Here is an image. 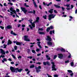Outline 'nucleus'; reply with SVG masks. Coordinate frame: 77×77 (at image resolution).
<instances>
[{
    "instance_id": "obj_1",
    "label": "nucleus",
    "mask_w": 77,
    "mask_h": 77,
    "mask_svg": "<svg viewBox=\"0 0 77 77\" xmlns=\"http://www.w3.org/2000/svg\"><path fill=\"white\" fill-rule=\"evenodd\" d=\"M10 69L11 71L12 72H16V73L17 72V71L19 72H21L22 71H23V69H19L18 68H15L12 66H11L10 67Z\"/></svg>"
},
{
    "instance_id": "obj_2",
    "label": "nucleus",
    "mask_w": 77,
    "mask_h": 77,
    "mask_svg": "<svg viewBox=\"0 0 77 77\" xmlns=\"http://www.w3.org/2000/svg\"><path fill=\"white\" fill-rule=\"evenodd\" d=\"M23 39H24L26 41H30V39L28 38V36L25 35L23 37H22Z\"/></svg>"
},
{
    "instance_id": "obj_3",
    "label": "nucleus",
    "mask_w": 77,
    "mask_h": 77,
    "mask_svg": "<svg viewBox=\"0 0 77 77\" xmlns=\"http://www.w3.org/2000/svg\"><path fill=\"white\" fill-rule=\"evenodd\" d=\"M56 15H54L53 14H51L49 15L48 16V20L49 21H51L52 18H54L55 17Z\"/></svg>"
},
{
    "instance_id": "obj_4",
    "label": "nucleus",
    "mask_w": 77,
    "mask_h": 77,
    "mask_svg": "<svg viewBox=\"0 0 77 77\" xmlns=\"http://www.w3.org/2000/svg\"><path fill=\"white\" fill-rule=\"evenodd\" d=\"M10 11H11V12H10L11 13V15H12L14 14H14H16V11H15V10H14V9H13V8H11L10 9Z\"/></svg>"
},
{
    "instance_id": "obj_5",
    "label": "nucleus",
    "mask_w": 77,
    "mask_h": 77,
    "mask_svg": "<svg viewBox=\"0 0 77 77\" xmlns=\"http://www.w3.org/2000/svg\"><path fill=\"white\" fill-rule=\"evenodd\" d=\"M48 45H50V46H51L52 47H54L55 45H54V43L53 42H47Z\"/></svg>"
},
{
    "instance_id": "obj_6",
    "label": "nucleus",
    "mask_w": 77,
    "mask_h": 77,
    "mask_svg": "<svg viewBox=\"0 0 77 77\" xmlns=\"http://www.w3.org/2000/svg\"><path fill=\"white\" fill-rule=\"evenodd\" d=\"M51 63L52 64V71H56V69L55 68V67H56V65H54V63L53 62H52Z\"/></svg>"
},
{
    "instance_id": "obj_7",
    "label": "nucleus",
    "mask_w": 77,
    "mask_h": 77,
    "mask_svg": "<svg viewBox=\"0 0 77 77\" xmlns=\"http://www.w3.org/2000/svg\"><path fill=\"white\" fill-rule=\"evenodd\" d=\"M54 5V7L56 8H58V9H59V8H62V10L63 11H64V9H65V8H63V7H60V6L58 5Z\"/></svg>"
},
{
    "instance_id": "obj_8",
    "label": "nucleus",
    "mask_w": 77,
    "mask_h": 77,
    "mask_svg": "<svg viewBox=\"0 0 77 77\" xmlns=\"http://www.w3.org/2000/svg\"><path fill=\"white\" fill-rule=\"evenodd\" d=\"M28 21H29L30 23H31V24L33 27H35V24L34 22V23H32V21H33V20H29Z\"/></svg>"
},
{
    "instance_id": "obj_9",
    "label": "nucleus",
    "mask_w": 77,
    "mask_h": 77,
    "mask_svg": "<svg viewBox=\"0 0 77 77\" xmlns=\"http://www.w3.org/2000/svg\"><path fill=\"white\" fill-rule=\"evenodd\" d=\"M20 9H21V10H22V11H23V12H24V14H26V12H27V10L26 9V8H24L21 7Z\"/></svg>"
},
{
    "instance_id": "obj_10",
    "label": "nucleus",
    "mask_w": 77,
    "mask_h": 77,
    "mask_svg": "<svg viewBox=\"0 0 77 77\" xmlns=\"http://www.w3.org/2000/svg\"><path fill=\"white\" fill-rule=\"evenodd\" d=\"M0 53L2 54H6V52L4 51L2 49H0Z\"/></svg>"
},
{
    "instance_id": "obj_11",
    "label": "nucleus",
    "mask_w": 77,
    "mask_h": 77,
    "mask_svg": "<svg viewBox=\"0 0 77 77\" xmlns=\"http://www.w3.org/2000/svg\"><path fill=\"white\" fill-rule=\"evenodd\" d=\"M6 28L7 29H12V26L11 25H9L7 26Z\"/></svg>"
},
{
    "instance_id": "obj_12",
    "label": "nucleus",
    "mask_w": 77,
    "mask_h": 77,
    "mask_svg": "<svg viewBox=\"0 0 77 77\" xmlns=\"http://www.w3.org/2000/svg\"><path fill=\"white\" fill-rule=\"evenodd\" d=\"M46 40H47V41H48L50 42V41H51V38L49 36H47Z\"/></svg>"
},
{
    "instance_id": "obj_13",
    "label": "nucleus",
    "mask_w": 77,
    "mask_h": 77,
    "mask_svg": "<svg viewBox=\"0 0 77 77\" xmlns=\"http://www.w3.org/2000/svg\"><path fill=\"white\" fill-rule=\"evenodd\" d=\"M58 58L60 59H62V57H63V54H58Z\"/></svg>"
},
{
    "instance_id": "obj_14",
    "label": "nucleus",
    "mask_w": 77,
    "mask_h": 77,
    "mask_svg": "<svg viewBox=\"0 0 77 77\" xmlns=\"http://www.w3.org/2000/svg\"><path fill=\"white\" fill-rule=\"evenodd\" d=\"M53 26H51L50 27L48 28L47 29H46L47 32H49V30H50V29H53Z\"/></svg>"
},
{
    "instance_id": "obj_15",
    "label": "nucleus",
    "mask_w": 77,
    "mask_h": 77,
    "mask_svg": "<svg viewBox=\"0 0 77 77\" xmlns=\"http://www.w3.org/2000/svg\"><path fill=\"white\" fill-rule=\"evenodd\" d=\"M39 17H37L36 18L35 21L34 22V23H39Z\"/></svg>"
},
{
    "instance_id": "obj_16",
    "label": "nucleus",
    "mask_w": 77,
    "mask_h": 77,
    "mask_svg": "<svg viewBox=\"0 0 77 77\" xmlns=\"http://www.w3.org/2000/svg\"><path fill=\"white\" fill-rule=\"evenodd\" d=\"M35 69L37 73H38L39 72H40V71H41V70H40L38 68V67H36Z\"/></svg>"
},
{
    "instance_id": "obj_17",
    "label": "nucleus",
    "mask_w": 77,
    "mask_h": 77,
    "mask_svg": "<svg viewBox=\"0 0 77 77\" xmlns=\"http://www.w3.org/2000/svg\"><path fill=\"white\" fill-rule=\"evenodd\" d=\"M69 5H70L69 4H67L65 5V6H66L67 8H66V9H67V10H70V9H71V8H68V7H69Z\"/></svg>"
},
{
    "instance_id": "obj_18",
    "label": "nucleus",
    "mask_w": 77,
    "mask_h": 77,
    "mask_svg": "<svg viewBox=\"0 0 77 77\" xmlns=\"http://www.w3.org/2000/svg\"><path fill=\"white\" fill-rule=\"evenodd\" d=\"M11 33L12 35H14V36H17V34L16 33L13 32V31H11Z\"/></svg>"
},
{
    "instance_id": "obj_19",
    "label": "nucleus",
    "mask_w": 77,
    "mask_h": 77,
    "mask_svg": "<svg viewBox=\"0 0 77 77\" xmlns=\"http://www.w3.org/2000/svg\"><path fill=\"white\" fill-rule=\"evenodd\" d=\"M21 44H22V42H16V44L17 45H21Z\"/></svg>"
},
{
    "instance_id": "obj_20",
    "label": "nucleus",
    "mask_w": 77,
    "mask_h": 77,
    "mask_svg": "<svg viewBox=\"0 0 77 77\" xmlns=\"http://www.w3.org/2000/svg\"><path fill=\"white\" fill-rule=\"evenodd\" d=\"M12 44V42H11V41L10 40H8V45H10V44Z\"/></svg>"
},
{
    "instance_id": "obj_21",
    "label": "nucleus",
    "mask_w": 77,
    "mask_h": 77,
    "mask_svg": "<svg viewBox=\"0 0 77 77\" xmlns=\"http://www.w3.org/2000/svg\"><path fill=\"white\" fill-rule=\"evenodd\" d=\"M39 34H40V35H45V32H39Z\"/></svg>"
},
{
    "instance_id": "obj_22",
    "label": "nucleus",
    "mask_w": 77,
    "mask_h": 77,
    "mask_svg": "<svg viewBox=\"0 0 77 77\" xmlns=\"http://www.w3.org/2000/svg\"><path fill=\"white\" fill-rule=\"evenodd\" d=\"M53 9H51L49 11V12L50 14H52L53 13Z\"/></svg>"
},
{
    "instance_id": "obj_23",
    "label": "nucleus",
    "mask_w": 77,
    "mask_h": 77,
    "mask_svg": "<svg viewBox=\"0 0 77 77\" xmlns=\"http://www.w3.org/2000/svg\"><path fill=\"white\" fill-rule=\"evenodd\" d=\"M33 3L35 8H37V7H38V6H37V5H36V2H34V3Z\"/></svg>"
},
{
    "instance_id": "obj_24",
    "label": "nucleus",
    "mask_w": 77,
    "mask_h": 77,
    "mask_svg": "<svg viewBox=\"0 0 77 77\" xmlns=\"http://www.w3.org/2000/svg\"><path fill=\"white\" fill-rule=\"evenodd\" d=\"M34 67H35V65H34V64H33L30 66V68H34Z\"/></svg>"
},
{
    "instance_id": "obj_25",
    "label": "nucleus",
    "mask_w": 77,
    "mask_h": 77,
    "mask_svg": "<svg viewBox=\"0 0 77 77\" xmlns=\"http://www.w3.org/2000/svg\"><path fill=\"white\" fill-rule=\"evenodd\" d=\"M44 29H43V28H39L38 30V31H39V30H40L41 31H42Z\"/></svg>"
},
{
    "instance_id": "obj_26",
    "label": "nucleus",
    "mask_w": 77,
    "mask_h": 77,
    "mask_svg": "<svg viewBox=\"0 0 77 77\" xmlns=\"http://www.w3.org/2000/svg\"><path fill=\"white\" fill-rule=\"evenodd\" d=\"M11 56L13 57L15 59H16L17 58H16L14 54H12Z\"/></svg>"
},
{
    "instance_id": "obj_27",
    "label": "nucleus",
    "mask_w": 77,
    "mask_h": 77,
    "mask_svg": "<svg viewBox=\"0 0 77 77\" xmlns=\"http://www.w3.org/2000/svg\"><path fill=\"white\" fill-rule=\"evenodd\" d=\"M3 46L4 47L3 48H6V46H7V45L4 44Z\"/></svg>"
},
{
    "instance_id": "obj_28",
    "label": "nucleus",
    "mask_w": 77,
    "mask_h": 77,
    "mask_svg": "<svg viewBox=\"0 0 77 77\" xmlns=\"http://www.w3.org/2000/svg\"><path fill=\"white\" fill-rule=\"evenodd\" d=\"M61 51H63V52H65V50L63 48H62L61 49Z\"/></svg>"
},
{
    "instance_id": "obj_29",
    "label": "nucleus",
    "mask_w": 77,
    "mask_h": 77,
    "mask_svg": "<svg viewBox=\"0 0 77 77\" xmlns=\"http://www.w3.org/2000/svg\"><path fill=\"white\" fill-rule=\"evenodd\" d=\"M43 18H44V19L46 20V19H47V15H45V16H44L43 17Z\"/></svg>"
},
{
    "instance_id": "obj_30",
    "label": "nucleus",
    "mask_w": 77,
    "mask_h": 77,
    "mask_svg": "<svg viewBox=\"0 0 77 77\" xmlns=\"http://www.w3.org/2000/svg\"><path fill=\"white\" fill-rule=\"evenodd\" d=\"M46 65H48L50 66V62H47Z\"/></svg>"
},
{
    "instance_id": "obj_31",
    "label": "nucleus",
    "mask_w": 77,
    "mask_h": 77,
    "mask_svg": "<svg viewBox=\"0 0 77 77\" xmlns=\"http://www.w3.org/2000/svg\"><path fill=\"white\" fill-rule=\"evenodd\" d=\"M37 45L40 48H42V47H41V45L39 44H38Z\"/></svg>"
},
{
    "instance_id": "obj_32",
    "label": "nucleus",
    "mask_w": 77,
    "mask_h": 77,
    "mask_svg": "<svg viewBox=\"0 0 77 77\" xmlns=\"http://www.w3.org/2000/svg\"><path fill=\"white\" fill-rule=\"evenodd\" d=\"M71 66H74V63H73V62H71Z\"/></svg>"
},
{
    "instance_id": "obj_33",
    "label": "nucleus",
    "mask_w": 77,
    "mask_h": 77,
    "mask_svg": "<svg viewBox=\"0 0 77 77\" xmlns=\"http://www.w3.org/2000/svg\"><path fill=\"white\" fill-rule=\"evenodd\" d=\"M31 51L33 53H34V54H36V52H35V50H32Z\"/></svg>"
},
{
    "instance_id": "obj_34",
    "label": "nucleus",
    "mask_w": 77,
    "mask_h": 77,
    "mask_svg": "<svg viewBox=\"0 0 77 77\" xmlns=\"http://www.w3.org/2000/svg\"><path fill=\"white\" fill-rule=\"evenodd\" d=\"M51 4H52V3L51 2L50 3H49L47 5V6H49L50 5H51Z\"/></svg>"
},
{
    "instance_id": "obj_35",
    "label": "nucleus",
    "mask_w": 77,
    "mask_h": 77,
    "mask_svg": "<svg viewBox=\"0 0 77 77\" xmlns=\"http://www.w3.org/2000/svg\"><path fill=\"white\" fill-rule=\"evenodd\" d=\"M30 51L31 50L30 49L28 50L27 51L28 53L29 54V53H30Z\"/></svg>"
},
{
    "instance_id": "obj_36",
    "label": "nucleus",
    "mask_w": 77,
    "mask_h": 77,
    "mask_svg": "<svg viewBox=\"0 0 77 77\" xmlns=\"http://www.w3.org/2000/svg\"><path fill=\"white\" fill-rule=\"evenodd\" d=\"M69 56H68V58H71V54L69 53Z\"/></svg>"
},
{
    "instance_id": "obj_37",
    "label": "nucleus",
    "mask_w": 77,
    "mask_h": 77,
    "mask_svg": "<svg viewBox=\"0 0 77 77\" xmlns=\"http://www.w3.org/2000/svg\"><path fill=\"white\" fill-rule=\"evenodd\" d=\"M14 50H17V46H14Z\"/></svg>"
},
{
    "instance_id": "obj_38",
    "label": "nucleus",
    "mask_w": 77,
    "mask_h": 77,
    "mask_svg": "<svg viewBox=\"0 0 77 77\" xmlns=\"http://www.w3.org/2000/svg\"><path fill=\"white\" fill-rule=\"evenodd\" d=\"M67 71L68 72H69V73L72 72V71L71 70H68Z\"/></svg>"
},
{
    "instance_id": "obj_39",
    "label": "nucleus",
    "mask_w": 77,
    "mask_h": 77,
    "mask_svg": "<svg viewBox=\"0 0 77 77\" xmlns=\"http://www.w3.org/2000/svg\"><path fill=\"white\" fill-rule=\"evenodd\" d=\"M40 51L39 49H36V51H37V52H38V51Z\"/></svg>"
},
{
    "instance_id": "obj_40",
    "label": "nucleus",
    "mask_w": 77,
    "mask_h": 77,
    "mask_svg": "<svg viewBox=\"0 0 77 77\" xmlns=\"http://www.w3.org/2000/svg\"><path fill=\"white\" fill-rule=\"evenodd\" d=\"M43 63V65H47V62H44Z\"/></svg>"
},
{
    "instance_id": "obj_41",
    "label": "nucleus",
    "mask_w": 77,
    "mask_h": 77,
    "mask_svg": "<svg viewBox=\"0 0 77 77\" xmlns=\"http://www.w3.org/2000/svg\"><path fill=\"white\" fill-rule=\"evenodd\" d=\"M3 60H4V61H5V62H7V59H6V58H4L3 59Z\"/></svg>"
},
{
    "instance_id": "obj_42",
    "label": "nucleus",
    "mask_w": 77,
    "mask_h": 77,
    "mask_svg": "<svg viewBox=\"0 0 77 77\" xmlns=\"http://www.w3.org/2000/svg\"><path fill=\"white\" fill-rule=\"evenodd\" d=\"M29 26L30 27L31 29H33V27L32 26H31V25H29Z\"/></svg>"
},
{
    "instance_id": "obj_43",
    "label": "nucleus",
    "mask_w": 77,
    "mask_h": 77,
    "mask_svg": "<svg viewBox=\"0 0 77 77\" xmlns=\"http://www.w3.org/2000/svg\"><path fill=\"white\" fill-rule=\"evenodd\" d=\"M0 27L1 29H2V30H3V29H4V26H0Z\"/></svg>"
},
{
    "instance_id": "obj_44",
    "label": "nucleus",
    "mask_w": 77,
    "mask_h": 77,
    "mask_svg": "<svg viewBox=\"0 0 77 77\" xmlns=\"http://www.w3.org/2000/svg\"><path fill=\"white\" fill-rule=\"evenodd\" d=\"M22 57L21 56H19V57H17L18 59H21Z\"/></svg>"
},
{
    "instance_id": "obj_45",
    "label": "nucleus",
    "mask_w": 77,
    "mask_h": 77,
    "mask_svg": "<svg viewBox=\"0 0 77 77\" xmlns=\"http://www.w3.org/2000/svg\"><path fill=\"white\" fill-rule=\"evenodd\" d=\"M56 57H57V56L56 55H55L54 57V59H55Z\"/></svg>"
},
{
    "instance_id": "obj_46",
    "label": "nucleus",
    "mask_w": 77,
    "mask_h": 77,
    "mask_svg": "<svg viewBox=\"0 0 77 77\" xmlns=\"http://www.w3.org/2000/svg\"><path fill=\"white\" fill-rule=\"evenodd\" d=\"M36 64H38V65H41V62H39L38 63H36Z\"/></svg>"
},
{
    "instance_id": "obj_47",
    "label": "nucleus",
    "mask_w": 77,
    "mask_h": 77,
    "mask_svg": "<svg viewBox=\"0 0 77 77\" xmlns=\"http://www.w3.org/2000/svg\"><path fill=\"white\" fill-rule=\"evenodd\" d=\"M1 57H2V58H4L5 56L4 55H1Z\"/></svg>"
},
{
    "instance_id": "obj_48",
    "label": "nucleus",
    "mask_w": 77,
    "mask_h": 77,
    "mask_svg": "<svg viewBox=\"0 0 77 77\" xmlns=\"http://www.w3.org/2000/svg\"><path fill=\"white\" fill-rule=\"evenodd\" d=\"M65 63H69V60H67V61H66L65 62Z\"/></svg>"
},
{
    "instance_id": "obj_49",
    "label": "nucleus",
    "mask_w": 77,
    "mask_h": 77,
    "mask_svg": "<svg viewBox=\"0 0 77 77\" xmlns=\"http://www.w3.org/2000/svg\"><path fill=\"white\" fill-rule=\"evenodd\" d=\"M32 57H28V58H29V59H32Z\"/></svg>"
},
{
    "instance_id": "obj_50",
    "label": "nucleus",
    "mask_w": 77,
    "mask_h": 77,
    "mask_svg": "<svg viewBox=\"0 0 77 77\" xmlns=\"http://www.w3.org/2000/svg\"><path fill=\"white\" fill-rule=\"evenodd\" d=\"M47 75H48V77H52L51 76L48 75V74H47Z\"/></svg>"
},
{
    "instance_id": "obj_51",
    "label": "nucleus",
    "mask_w": 77,
    "mask_h": 77,
    "mask_svg": "<svg viewBox=\"0 0 77 77\" xmlns=\"http://www.w3.org/2000/svg\"><path fill=\"white\" fill-rule=\"evenodd\" d=\"M69 18L72 20V18H73V17L71 16H69Z\"/></svg>"
},
{
    "instance_id": "obj_52",
    "label": "nucleus",
    "mask_w": 77,
    "mask_h": 77,
    "mask_svg": "<svg viewBox=\"0 0 77 77\" xmlns=\"http://www.w3.org/2000/svg\"><path fill=\"white\" fill-rule=\"evenodd\" d=\"M54 77H58V75H54Z\"/></svg>"
},
{
    "instance_id": "obj_53",
    "label": "nucleus",
    "mask_w": 77,
    "mask_h": 77,
    "mask_svg": "<svg viewBox=\"0 0 77 77\" xmlns=\"http://www.w3.org/2000/svg\"><path fill=\"white\" fill-rule=\"evenodd\" d=\"M74 8V6L72 5H71V8L70 9H72Z\"/></svg>"
},
{
    "instance_id": "obj_54",
    "label": "nucleus",
    "mask_w": 77,
    "mask_h": 77,
    "mask_svg": "<svg viewBox=\"0 0 77 77\" xmlns=\"http://www.w3.org/2000/svg\"><path fill=\"white\" fill-rule=\"evenodd\" d=\"M73 75H74V73H72L71 74H70V75L72 77V76H73Z\"/></svg>"
},
{
    "instance_id": "obj_55",
    "label": "nucleus",
    "mask_w": 77,
    "mask_h": 77,
    "mask_svg": "<svg viewBox=\"0 0 77 77\" xmlns=\"http://www.w3.org/2000/svg\"><path fill=\"white\" fill-rule=\"evenodd\" d=\"M14 14H16V17H17L18 18H19V16H18L17 15V14L16 12V13H14Z\"/></svg>"
},
{
    "instance_id": "obj_56",
    "label": "nucleus",
    "mask_w": 77,
    "mask_h": 77,
    "mask_svg": "<svg viewBox=\"0 0 77 77\" xmlns=\"http://www.w3.org/2000/svg\"><path fill=\"white\" fill-rule=\"evenodd\" d=\"M4 6H7V5H6V3H5L4 4Z\"/></svg>"
},
{
    "instance_id": "obj_57",
    "label": "nucleus",
    "mask_w": 77,
    "mask_h": 77,
    "mask_svg": "<svg viewBox=\"0 0 77 77\" xmlns=\"http://www.w3.org/2000/svg\"><path fill=\"white\" fill-rule=\"evenodd\" d=\"M8 4L9 5V4H10L11 5H13V4L11 3H8Z\"/></svg>"
},
{
    "instance_id": "obj_58",
    "label": "nucleus",
    "mask_w": 77,
    "mask_h": 77,
    "mask_svg": "<svg viewBox=\"0 0 77 77\" xmlns=\"http://www.w3.org/2000/svg\"><path fill=\"white\" fill-rule=\"evenodd\" d=\"M54 13H56V14H57V11H56V10H54Z\"/></svg>"
},
{
    "instance_id": "obj_59",
    "label": "nucleus",
    "mask_w": 77,
    "mask_h": 77,
    "mask_svg": "<svg viewBox=\"0 0 77 77\" xmlns=\"http://www.w3.org/2000/svg\"><path fill=\"white\" fill-rule=\"evenodd\" d=\"M17 12H19L20 11V10L18 9H17L16 10Z\"/></svg>"
},
{
    "instance_id": "obj_60",
    "label": "nucleus",
    "mask_w": 77,
    "mask_h": 77,
    "mask_svg": "<svg viewBox=\"0 0 77 77\" xmlns=\"http://www.w3.org/2000/svg\"><path fill=\"white\" fill-rule=\"evenodd\" d=\"M38 68L39 69H41V67L40 66H38Z\"/></svg>"
},
{
    "instance_id": "obj_61",
    "label": "nucleus",
    "mask_w": 77,
    "mask_h": 77,
    "mask_svg": "<svg viewBox=\"0 0 77 77\" xmlns=\"http://www.w3.org/2000/svg\"><path fill=\"white\" fill-rule=\"evenodd\" d=\"M5 53H6V54H8V53H9V51H6Z\"/></svg>"
},
{
    "instance_id": "obj_62",
    "label": "nucleus",
    "mask_w": 77,
    "mask_h": 77,
    "mask_svg": "<svg viewBox=\"0 0 77 77\" xmlns=\"http://www.w3.org/2000/svg\"><path fill=\"white\" fill-rule=\"evenodd\" d=\"M39 8L40 9H42V8H41V6L39 5Z\"/></svg>"
},
{
    "instance_id": "obj_63",
    "label": "nucleus",
    "mask_w": 77,
    "mask_h": 77,
    "mask_svg": "<svg viewBox=\"0 0 77 77\" xmlns=\"http://www.w3.org/2000/svg\"><path fill=\"white\" fill-rule=\"evenodd\" d=\"M77 9H76L75 11V14H77Z\"/></svg>"
},
{
    "instance_id": "obj_64",
    "label": "nucleus",
    "mask_w": 77,
    "mask_h": 77,
    "mask_svg": "<svg viewBox=\"0 0 77 77\" xmlns=\"http://www.w3.org/2000/svg\"><path fill=\"white\" fill-rule=\"evenodd\" d=\"M29 71V69H26L25 71Z\"/></svg>"
}]
</instances>
